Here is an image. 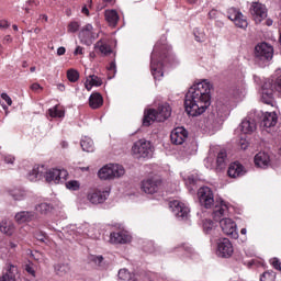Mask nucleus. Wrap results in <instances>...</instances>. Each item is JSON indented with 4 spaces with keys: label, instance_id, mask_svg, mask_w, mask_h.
I'll return each instance as SVG.
<instances>
[{
    "label": "nucleus",
    "instance_id": "1",
    "mask_svg": "<svg viewBox=\"0 0 281 281\" xmlns=\"http://www.w3.org/2000/svg\"><path fill=\"white\" fill-rule=\"evenodd\" d=\"M210 104H212V83L207 80L193 85L186 94L184 108L192 117L203 115Z\"/></svg>",
    "mask_w": 281,
    "mask_h": 281
},
{
    "label": "nucleus",
    "instance_id": "2",
    "mask_svg": "<svg viewBox=\"0 0 281 281\" xmlns=\"http://www.w3.org/2000/svg\"><path fill=\"white\" fill-rule=\"evenodd\" d=\"M170 115H172V108H170L168 103H162L157 110H148L145 112L143 124L150 126L153 122H166Z\"/></svg>",
    "mask_w": 281,
    "mask_h": 281
},
{
    "label": "nucleus",
    "instance_id": "3",
    "mask_svg": "<svg viewBox=\"0 0 281 281\" xmlns=\"http://www.w3.org/2000/svg\"><path fill=\"white\" fill-rule=\"evenodd\" d=\"M153 145L146 139H139L132 147V155L135 159H150L153 157Z\"/></svg>",
    "mask_w": 281,
    "mask_h": 281
},
{
    "label": "nucleus",
    "instance_id": "4",
    "mask_svg": "<svg viewBox=\"0 0 281 281\" xmlns=\"http://www.w3.org/2000/svg\"><path fill=\"white\" fill-rule=\"evenodd\" d=\"M126 170H124V167L122 165H106L103 168H101L98 172L99 179H102L103 181H106L109 179H115L120 177H124Z\"/></svg>",
    "mask_w": 281,
    "mask_h": 281
},
{
    "label": "nucleus",
    "instance_id": "5",
    "mask_svg": "<svg viewBox=\"0 0 281 281\" xmlns=\"http://www.w3.org/2000/svg\"><path fill=\"white\" fill-rule=\"evenodd\" d=\"M110 194L111 191L109 189H91L87 194V200L92 203V205H101V203H104V201L109 199Z\"/></svg>",
    "mask_w": 281,
    "mask_h": 281
},
{
    "label": "nucleus",
    "instance_id": "6",
    "mask_svg": "<svg viewBox=\"0 0 281 281\" xmlns=\"http://www.w3.org/2000/svg\"><path fill=\"white\" fill-rule=\"evenodd\" d=\"M169 207L176 218H179L180 221H186L190 214V209L188 205L179 200L169 202Z\"/></svg>",
    "mask_w": 281,
    "mask_h": 281
},
{
    "label": "nucleus",
    "instance_id": "7",
    "mask_svg": "<svg viewBox=\"0 0 281 281\" xmlns=\"http://www.w3.org/2000/svg\"><path fill=\"white\" fill-rule=\"evenodd\" d=\"M45 180L47 183H63L69 177V172L65 169H48L45 175Z\"/></svg>",
    "mask_w": 281,
    "mask_h": 281
},
{
    "label": "nucleus",
    "instance_id": "8",
    "mask_svg": "<svg viewBox=\"0 0 281 281\" xmlns=\"http://www.w3.org/2000/svg\"><path fill=\"white\" fill-rule=\"evenodd\" d=\"M255 56L259 60H262L263 63H267L273 58V46H271L268 43H261L258 44L255 47Z\"/></svg>",
    "mask_w": 281,
    "mask_h": 281
},
{
    "label": "nucleus",
    "instance_id": "9",
    "mask_svg": "<svg viewBox=\"0 0 281 281\" xmlns=\"http://www.w3.org/2000/svg\"><path fill=\"white\" fill-rule=\"evenodd\" d=\"M200 205L210 210L214 205V192L209 187H202L198 191Z\"/></svg>",
    "mask_w": 281,
    "mask_h": 281
},
{
    "label": "nucleus",
    "instance_id": "10",
    "mask_svg": "<svg viewBox=\"0 0 281 281\" xmlns=\"http://www.w3.org/2000/svg\"><path fill=\"white\" fill-rule=\"evenodd\" d=\"M216 254L220 258H232L234 245L228 238L218 239Z\"/></svg>",
    "mask_w": 281,
    "mask_h": 281
},
{
    "label": "nucleus",
    "instance_id": "11",
    "mask_svg": "<svg viewBox=\"0 0 281 281\" xmlns=\"http://www.w3.org/2000/svg\"><path fill=\"white\" fill-rule=\"evenodd\" d=\"M156 49L157 47L151 53L150 69L153 77L156 80H161L164 78V64L157 59L159 54H157Z\"/></svg>",
    "mask_w": 281,
    "mask_h": 281
},
{
    "label": "nucleus",
    "instance_id": "12",
    "mask_svg": "<svg viewBox=\"0 0 281 281\" xmlns=\"http://www.w3.org/2000/svg\"><path fill=\"white\" fill-rule=\"evenodd\" d=\"M77 234H79V236H87V238H92L93 240L100 238V233L98 228H95V225H91L87 222L77 226Z\"/></svg>",
    "mask_w": 281,
    "mask_h": 281
},
{
    "label": "nucleus",
    "instance_id": "13",
    "mask_svg": "<svg viewBox=\"0 0 281 281\" xmlns=\"http://www.w3.org/2000/svg\"><path fill=\"white\" fill-rule=\"evenodd\" d=\"M98 38V34L93 33V25L87 24L79 32V41L82 45H93V41Z\"/></svg>",
    "mask_w": 281,
    "mask_h": 281
},
{
    "label": "nucleus",
    "instance_id": "14",
    "mask_svg": "<svg viewBox=\"0 0 281 281\" xmlns=\"http://www.w3.org/2000/svg\"><path fill=\"white\" fill-rule=\"evenodd\" d=\"M228 19L233 21L236 27H240V30H246L247 25H249L247 18L236 8L228 9Z\"/></svg>",
    "mask_w": 281,
    "mask_h": 281
},
{
    "label": "nucleus",
    "instance_id": "15",
    "mask_svg": "<svg viewBox=\"0 0 281 281\" xmlns=\"http://www.w3.org/2000/svg\"><path fill=\"white\" fill-rule=\"evenodd\" d=\"M250 14L255 23H262L267 19V7L259 2H252L250 7Z\"/></svg>",
    "mask_w": 281,
    "mask_h": 281
},
{
    "label": "nucleus",
    "instance_id": "16",
    "mask_svg": "<svg viewBox=\"0 0 281 281\" xmlns=\"http://www.w3.org/2000/svg\"><path fill=\"white\" fill-rule=\"evenodd\" d=\"M220 227L226 236H229L235 240L238 238V228L236 226V222H234L232 218L228 217L227 220H222Z\"/></svg>",
    "mask_w": 281,
    "mask_h": 281
},
{
    "label": "nucleus",
    "instance_id": "17",
    "mask_svg": "<svg viewBox=\"0 0 281 281\" xmlns=\"http://www.w3.org/2000/svg\"><path fill=\"white\" fill-rule=\"evenodd\" d=\"M140 190H143L145 194H155L161 190V180L155 178L143 180Z\"/></svg>",
    "mask_w": 281,
    "mask_h": 281
},
{
    "label": "nucleus",
    "instance_id": "18",
    "mask_svg": "<svg viewBox=\"0 0 281 281\" xmlns=\"http://www.w3.org/2000/svg\"><path fill=\"white\" fill-rule=\"evenodd\" d=\"M261 100L265 104H273V81L268 79L261 87Z\"/></svg>",
    "mask_w": 281,
    "mask_h": 281
},
{
    "label": "nucleus",
    "instance_id": "19",
    "mask_svg": "<svg viewBox=\"0 0 281 281\" xmlns=\"http://www.w3.org/2000/svg\"><path fill=\"white\" fill-rule=\"evenodd\" d=\"M227 216H229V207L227 204H225V202H221L220 204L215 205L213 210L214 221L221 224L222 221L229 218Z\"/></svg>",
    "mask_w": 281,
    "mask_h": 281
},
{
    "label": "nucleus",
    "instance_id": "20",
    "mask_svg": "<svg viewBox=\"0 0 281 281\" xmlns=\"http://www.w3.org/2000/svg\"><path fill=\"white\" fill-rule=\"evenodd\" d=\"M171 142L176 144V146H181V144H186V139H188V130L184 127H176L171 132Z\"/></svg>",
    "mask_w": 281,
    "mask_h": 281
},
{
    "label": "nucleus",
    "instance_id": "21",
    "mask_svg": "<svg viewBox=\"0 0 281 281\" xmlns=\"http://www.w3.org/2000/svg\"><path fill=\"white\" fill-rule=\"evenodd\" d=\"M110 243L113 245H126V243H131V235L124 231L111 233Z\"/></svg>",
    "mask_w": 281,
    "mask_h": 281
},
{
    "label": "nucleus",
    "instance_id": "22",
    "mask_svg": "<svg viewBox=\"0 0 281 281\" xmlns=\"http://www.w3.org/2000/svg\"><path fill=\"white\" fill-rule=\"evenodd\" d=\"M227 173L232 179H238V177H245L247 170L241 164L233 162L229 165Z\"/></svg>",
    "mask_w": 281,
    "mask_h": 281
},
{
    "label": "nucleus",
    "instance_id": "23",
    "mask_svg": "<svg viewBox=\"0 0 281 281\" xmlns=\"http://www.w3.org/2000/svg\"><path fill=\"white\" fill-rule=\"evenodd\" d=\"M255 166L257 168H269V166H271V158L269 157V154L265 153V151H260L258 153L255 158Z\"/></svg>",
    "mask_w": 281,
    "mask_h": 281
},
{
    "label": "nucleus",
    "instance_id": "24",
    "mask_svg": "<svg viewBox=\"0 0 281 281\" xmlns=\"http://www.w3.org/2000/svg\"><path fill=\"white\" fill-rule=\"evenodd\" d=\"M36 218V213L34 211H21L15 214V221L20 225L23 223H32Z\"/></svg>",
    "mask_w": 281,
    "mask_h": 281
},
{
    "label": "nucleus",
    "instance_id": "25",
    "mask_svg": "<svg viewBox=\"0 0 281 281\" xmlns=\"http://www.w3.org/2000/svg\"><path fill=\"white\" fill-rule=\"evenodd\" d=\"M239 128L244 135H251L256 131V121L251 117H246L239 125Z\"/></svg>",
    "mask_w": 281,
    "mask_h": 281
},
{
    "label": "nucleus",
    "instance_id": "26",
    "mask_svg": "<svg viewBox=\"0 0 281 281\" xmlns=\"http://www.w3.org/2000/svg\"><path fill=\"white\" fill-rule=\"evenodd\" d=\"M276 124H278V114L276 112H266L261 121V126L271 128V126H276Z\"/></svg>",
    "mask_w": 281,
    "mask_h": 281
},
{
    "label": "nucleus",
    "instance_id": "27",
    "mask_svg": "<svg viewBox=\"0 0 281 281\" xmlns=\"http://www.w3.org/2000/svg\"><path fill=\"white\" fill-rule=\"evenodd\" d=\"M19 268L14 265H9L7 272L0 278V281H16Z\"/></svg>",
    "mask_w": 281,
    "mask_h": 281
},
{
    "label": "nucleus",
    "instance_id": "28",
    "mask_svg": "<svg viewBox=\"0 0 281 281\" xmlns=\"http://www.w3.org/2000/svg\"><path fill=\"white\" fill-rule=\"evenodd\" d=\"M85 87L87 91H90L93 87H102V79L95 75H90L85 82Z\"/></svg>",
    "mask_w": 281,
    "mask_h": 281
},
{
    "label": "nucleus",
    "instance_id": "29",
    "mask_svg": "<svg viewBox=\"0 0 281 281\" xmlns=\"http://www.w3.org/2000/svg\"><path fill=\"white\" fill-rule=\"evenodd\" d=\"M95 49H99V52H101L103 54V56H109V54H111L113 50L111 49V46L109 45V43L106 42V38H101L99 40L95 45H94Z\"/></svg>",
    "mask_w": 281,
    "mask_h": 281
},
{
    "label": "nucleus",
    "instance_id": "30",
    "mask_svg": "<svg viewBox=\"0 0 281 281\" xmlns=\"http://www.w3.org/2000/svg\"><path fill=\"white\" fill-rule=\"evenodd\" d=\"M0 232L7 236H12L14 234V223L10 220H3L0 223Z\"/></svg>",
    "mask_w": 281,
    "mask_h": 281
},
{
    "label": "nucleus",
    "instance_id": "31",
    "mask_svg": "<svg viewBox=\"0 0 281 281\" xmlns=\"http://www.w3.org/2000/svg\"><path fill=\"white\" fill-rule=\"evenodd\" d=\"M89 104L92 109H100V106L104 104V99L102 98V94L98 92L92 93L89 98Z\"/></svg>",
    "mask_w": 281,
    "mask_h": 281
},
{
    "label": "nucleus",
    "instance_id": "32",
    "mask_svg": "<svg viewBox=\"0 0 281 281\" xmlns=\"http://www.w3.org/2000/svg\"><path fill=\"white\" fill-rule=\"evenodd\" d=\"M105 21H108L109 25H112V27H115L117 25V22L120 21V15H117V11L106 10Z\"/></svg>",
    "mask_w": 281,
    "mask_h": 281
},
{
    "label": "nucleus",
    "instance_id": "33",
    "mask_svg": "<svg viewBox=\"0 0 281 281\" xmlns=\"http://www.w3.org/2000/svg\"><path fill=\"white\" fill-rule=\"evenodd\" d=\"M81 148L85 153H93L95 150V146L93 145V139L89 136H83L81 138Z\"/></svg>",
    "mask_w": 281,
    "mask_h": 281
},
{
    "label": "nucleus",
    "instance_id": "34",
    "mask_svg": "<svg viewBox=\"0 0 281 281\" xmlns=\"http://www.w3.org/2000/svg\"><path fill=\"white\" fill-rule=\"evenodd\" d=\"M71 268L69 267V263H57L55 265V273L63 278L64 276H67L68 271H70Z\"/></svg>",
    "mask_w": 281,
    "mask_h": 281
},
{
    "label": "nucleus",
    "instance_id": "35",
    "mask_svg": "<svg viewBox=\"0 0 281 281\" xmlns=\"http://www.w3.org/2000/svg\"><path fill=\"white\" fill-rule=\"evenodd\" d=\"M27 177L30 181H38L43 177V167H34Z\"/></svg>",
    "mask_w": 281,
    "mask_h": 281
},
{
    "label": "nucleus",
    "instance_id": "36",
    "mask_svg": "<svg viewBox=\"0 0 281 281\" xmlns=\"http://www.w3.org/2000/svg\"><path fill=\"white\" fill-rule=\"evenodd\" d=\"M216 164H217V168L220 170H223V168H225V166H227V153L220 151L217 154Z\"/></svg>",
    "mask_w": 281,
    "mask_h": 281
},
{
    "label": "nucleus",
    "instance_id": "37",
    "mask_svg": "<svg viewBox=\"0 0 281 281\" xmlns=\"http://www.w3.org/2000/svg\"><path fill=\"white\" fill-rule=\"evenodd\" d=\"M10 194L14 201H23L27 196L23 189H13L10 191Z\"/></svg>",
    "mask_w": 281,
    "mask_h": 281
},
{
    "label": "nucleus",
    "instance_id": "38",
    "mask_svg": "<svg viewBox=\"0 0 281 281\" xmlns=\"http://www.w3.org/2000/svg\"><path fill=\"white\" fill-rule=\"evenodd\" d=\"M48 115L50 117H65V111L58 109V105H55L48 110Z\"/></svg>",
    "mask_w": 281,
    "mask_h": 281
},
{
    "label": "nucleus",
    "instance_id": "39",
    "mask_svg": "<svg viewBox=\"0 0 281 281\" xmlns=\"http://www.w3.org/2000/svg\"><path fill=\"white\" fill-rule=\"evenodd\" d=\"M67 190H70L71 192H78L80 190V181L78 180H70L66 182Z\"/></svg>",
    "mask_w": 281,
    "mask_h": 281
},
{
    "label": "nucleus",
    "instance_id": "40",
    "mask_svg": "<svg viewBox=\"0 0 281 281\" xmlns=\"http://www.w3.org/2000/svg\"><path fill=\"white\" fill-rule=\"evenodd\" d=\"M67 78L69 82H78V79L80 78V74L76 69H69L67 71Z\"/></svg>",
    "mask_w": 281,
    "mask_h": 281
},
{
    "label": "nucleus",
    "instance_id": "41",
    "mask_svg": "<svg viewBox=\"0 0 281 281\" xmlns=\"http://www.w3.org/2000/svg\"><path fill=\"white\" fill-rule=\"evenodd\" d=\"M36 212L40 214H47V212H52V205L48 203H41L35 207Z\"/></svg>",
    "mask_w": 281,
    "mask_h": 281
},
{
    "label": "nucleus",
    "instance_id": "42",
    "mask_svg": "<svg viewBox=\"0 0 281 281\" xmlns=\"http://www.w3.org/2000/svg\"><path fill=\"white\" fill-rule=\"evenodd\" d=\"M260 281H276V272L266 271L261 274Z\"/></svg>",
    "mask_w": 281,
    "mask_h": 281
},
{
    "label": "nucleus",
    "instance_id": "43",
    "mask_svg": "<svg viewBox=\"0 0 281 281\" xmlns=\"http://www.w3.org/2000/svg\"><path fill=\"white\" fill-rule=\"evenodd\" d=\"M203 229L205 234H210L214 229V222L212 220H204Z\"/></svg>",
    "mask_w": 281,
    "mask_h": 281
},
{
    "label": "nucleus",
    "instance_id": "44",
    "mask_svg": "<svg viewBox=\"0 0 281 281\" xmlns=\"http://www.w3.org/2000/svg\"><path fill=\"white\" fill-rule=\"evenodd\" d=\"M120 280H131V272L127 269L119 270Z\"/></svg>",
    "mask_w": 281,
    "mask_h": 281
},
{
    "label": "nucleus",
    "instance_id": "45",
    "mask_svg": "<svg viewBox=\"0 0 281 281\" xmlns=\"http://www.w3.org/2000/svg\"><path fill=\"white\" fill-rule=\"evenodd\" d=\"M78 30H80V24H78V22H71L68 25V32L75 33L78 32Z\"/></svg>",
    "mask_w": 281,
    "mask_h": 281
},
{
    "label": "nucleus",
    "instance_id": "46",
    "mask_svg": "<svg viewBox=\"0 0 281 281\" xmlns=\"http://www.w3.org/2000/svg\"><path fill=\"white\" fill-rule=\"evenodd\" d=\"M271 265L274 269H277V271H281V263L278 258L271 259Z\"/></svg>",
    "mask_w": 281,
    "mask_h": 281
},
{
    "label": "nucleus",
    "instance_id": "47",
    "mask_svg": "<svg viewBox=\"0 0 281 281\" xmlns=\"http://www.w3.org/2000/svg\"><path fill=\"white\" fill-rule=\"evenodd\" d=\"M103 260H104V257L102 256H93L91 258V261L94 262V265H98L99 267L100 265H102Z\"/></svg>",
    "mask_w": 281,
    "mask_h": 281
},
{
    "label": "nucleus",
    "instance_id": "48",
    "mask_svg": "<svg viewBox=\"0 0 281 281\" xmlns=\"http://www.w3.org/2000/svg\"><path fill=\"white\" fill-rule=\"evenodd\" d=\"M1 98H2V100H4V102H7L8 106H12V98H10V95H8V93L2 92Z\"/></svg>",
    "mask_w": 281,
    "mask_h": 281
},
{
    "label": "nucleus",
    "instance_id": "49",
    "mask_svg": "<svg viewBox=\"0 0 281 281\" xmlns=\"http://www.w3.org/2000/svg\"><path fill=\"white\" fill-rule=\"evenodd\" d=\"M239 146L241 148V150H247V148H249V142H247V139L241 138L239 140Z\"/></svg>",
    "mask_w": 281,
    "mask_h": 281
},
{
    "label": "nucleus",
    "instance_id": "50",
    "mask_svg": "<svg viewBox=\"0 0 281 281\" xmlns=\"http://www.w3.org/2000/svg\"><path fill=\"white\" fill-rule=\"evenodd\" d=\"M32 256H33L34 260H36L37 262H42L43 254H41L40 251H35V252H32Z\"/></svg>",
    "mask_w": 281,
    "mask_h": 281
},
{
    "label": "nucleus",
    "instance_id": "51",
    "mask_svg": "<svg viewBox=\"0 0 281 281\" xmlns=\"http://www.w3.org/2000/svg\"><path fill=\"white\" fill-rule=\"evenodd\" d=\"M83 54H85V48L82 46H77L74 52V55L78 56V55H83Z\"/></svg>",
    "mask_w": 281,
    "mask_h": 281
},
{
    "label": "nucleus",
    "instance_id": "52",
    "mask_svg": "<svg viewBox=\"0 0 281 281\" xmlns=\"http://www.w3.org/2000/svg\"><path fill=\"white\" fill-rule=\"evenodd\" d=\"M0 27L2 30H8V27H10V22H8V20H1L0 21Z\"/></svg>",
    "mask_w": 281,
    "mask_h": 281
},
{
    "label": "nucleus",
    "instance_id": "53",
    "mask_svg": "<svg viewBox=\"0 0 281 281\" xmlns=\"http://www.w3.org/2000/svg\"><path fill=\"white\" fill-rule=\"evenodd\" d=\"M25 271H26L27 273H30L31 276H33V277L36 276V272L34 271V268H33L32 266H30V265H26Z\"/></svg>",
    "mask_w": 281,
    "mask_h": 281
},
{
    "label": "nucleus",
    "instance_id": "54",
    "mask_svg": "<svg viewBox=\"0 0 281 281\" xmlns=\"http://www.w3.org/2000/svg\"><path fill=\"white\" fill-rule=\"evenodd\" d=\"M14 160H15V158L12 155H8L4 157L5 164H14Z\"/></svg>",
    "mask_w": 281,
    "mask_h": 281
},
{
    "label": "nucleus",
    "instance_id": "55",
    "mask_svg": "<svg viewBox=\"0 0 281 281\" xmlns=\"http://www.w3.org/2000/svg\"><path fill=\"white\" fill-rule=\"evenodd\" d=\"M274 89L281 93V76L277 79Z\"/></svg>",
    "mask_w": 281,
    "mask_h": 281
},
{
    "label": "nucleus",
    "instance_id": "56",
    "mask_svg": "<svg viewBox=\"0 0 281 281\" xmlns=\"http://www.w3.org/2000/svg\"><path fill=\"white\" fill-rule=\"evenodd\" d=\"M206 161L209 164H214V153H212V149L209 151V157H206Z\"/></svg>",
    "mask_w": 281,
    "mask_h": 281
},
{
    "label": "nucleus",
    "instance_id": "57",
    "mask_svg": "<svg viewBox=\"0 0 281 281\" xmlns=\"http://www.w3.org/2000/svg\"><path fill=\"white\" fill-rule=\"evenodd\" d=\"M31 89H32V91H41V90H43V87H41V85H38V83H33L31 86Z\"/></svg>",
    "mask_w": 281,
    "mask_h": 281
},
{
    "label": "nucleus",
    "instance_id": "58",
    "mask_svg": "<svg viewBox=\"0 0 281 281\" xmlns=\"http://www.w3.org/2000/svg\"><path fill=\"white\" fill-rule=\"evenodd\" d=\"M67 52V49H65V47H59L57 49V56H65V53Z\"/></svg>",
    "mask_w": 281,
    "mask_h": 281
},
{
    "label": "nucleus",
    "instance_id": "59",
    "mask_svg": "<svg viewBox=\"0 0 281 281\" xmlns=\"http://www.w3.org/2000/svg\"><path fill=\"white\" fill-rule=\"evenodd\" d=\"M178 249H184V251H187V254H192V247H190V246L178 247Z\"/></svg>",
    "mask_w": 281,
    "mask_h": 281
},
{
    "label": "nucleus",
    "instance_id": "60",
    "mask_svg": "<svg viewBox=\"0 0 281 281\" xmlns=\"http://www.w3.org/2000/svg\"><path fill=\"white\" fill-rule=\"evenodd\" d=\"M108 69H109V71H114V74H115V61H112Z\"/></svg>",
    "mask_w": 281,
    "mask_h": 281
},
{
    "label": "nucleus",
    "instance_id": "61",
    "mask_svg": "<svg viewBox=\"0 0 281 281\" xmlns=\"http://www.w3.org/2000/svg\"><path fill=\"white\" fill-rule=\"evenodd\" d=\"M209 16H210L211 19H216V10L210 11V12H209Z\"/></svg>",
    "mask_w": 281,
    "mask_h": 281
},
{
    "label": "nucleus",
    "instance_id": "62",
    "mask_svg": "<svg viewBox=\"0 0 281 281\" xmlns=\"http://www.w3.org/2000/svg\"><path fill=\"white\" fill-rule=\"evenodd\" d=\"M57 89L58 91H65V85L63 83L57 85Z\"/></svg>",
    "mask_w": 281,
    "mask_h": 281
},
{
    "label": "nucleus",
    "instance_id": "63",
    "mask_svg": "<svg viewBox=\"0 0 281 281\" xmlns=\"http://www.w3.org/2000/svg\"><path fill=\"white\" fill-rule=\"evenodd\" d=\"M203 35H201V36H198V35H195V41H198V43H201V42H203Z\"/></svg>",
    "mask_w": 281,
    "mask_h": 281
},
{
    "label": "nucleus",
    "instance_id": "64",
    "mask_svg": "<svg viewBox=\"0 0 281 281\" xmlns=\"http://www.w3.org/2000/svg\"><path fill=\"white\" fill-rule=\"evenodd\" d=\"M266 24L268 25V27H271V25H273V20H267Z\"/></svg>",
    "mask_w": 281,
    "mask_h": 281
}]
</instances>
